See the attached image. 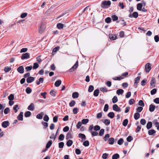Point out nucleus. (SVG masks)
I'll return each instance as SVG.
<instances>
[{"instance_id":"f257e3e1","label":"nucleus","mask_w":159,"mask_h":159,"mask_svg":"<svg viewBox=\"0 0 159 159\" xmlns=\"http://www.w3.org/2000/svg\"><path fill=\"white\" fill-rule=\"evenodd\" d=\"M111 4V2L110 1H104L102 2L101 4V6L102 7L104 8L105 6H110Z\"/></svg>"},{"instance_id":"f03ea898","label":"nucleus","mask_w":159,"mask_h":159,"mask_svg":"<svg viewBox=\"0 0 159 159\" xmlns=\"http://www.w3.org/2000/svg\"><path fill=\"white\" fill-rule=\"evenodd\" d=\"M21 58L22 60L29 58L30 54L28 53H25L23 54Z\"/></svg>"},{"instance_id":"7ed1b4c3","label":"nucleus","mask_w":159,"mask_h":159,"mask_svg":"<svg viewBox=\"0 0 159 159\" xmlns=\"http://www.w3.org/2000/svg\"><path fill=\"white\" fill-rule=\"evenodd\" d=\"M145 70L146 73H148L151 69V65L150 63H148L145 66Z\"/></svg>"},{"instance_id":"20e7f679","label":"nucleus","mask_w":159,"mask_h":159,"mask_svg":"<svg viewBox=\"0 0 159 159\" xmlns=\"http://www.w3.org/2000/svg\"><path fill=\"white\" fill-rule=\"evenodd\" d=\"M78 66V61H77L72 66V67L70 69L69 71V72H71L73 71L74 70H75Z\"/></svg>"},{"instance_id":"39448f33","label":"nucleus","mask_w":159,"mask_h":159,"mask_svg":"<svg viewBox=\"0 0 159 159\" xmlns=\"http://www.w3.org/2000/svg\"><path fill=\"white\" fill-rule=\"evenodd\" d=\"M113 109L114 111L118 112H120L121 111L120 108L118 107V106L116 104L113 105Z\"/></svg>"},{"instance_id":"423d86ee","label":"nucleus","mask_w":159,"mask_h":159,"mask_svg":"<svg viewBox=\"0 0 159 159\" xmlns=\"http://www.w3.org/2000/svg\"><path fill=\"white\" fill-rule=\"evenodd\" d=\"M34 80V77L30 76L26 79V81L27 83H30L33 82Z\"/></svg>"},{"instance_id":"0eeeda50","label":"nucleus","mask_w":159,"mask_h":159,"mask_svg":"<svg viewBox=\"0 0 159 159\" xmlns=\"http://www.w3.org/2000/svg\"><path fill=\"white\" fill-rule=\"evenodd\" d=\"M45 29L44 25H41L39 29V32L40 34H42L43 32Z\"/></svg>"},{"instance_id":"6e6552de","label":"nucleus","mask_w":159,"mask_h":159,"mask_svg":"<svg viewBox=\"0 0 159 159\" xmlns=\"http://www.w3.org/2000/svg\"><path fill=\"white\" fill-rule=\"evenodd\" d=\"M140 76H138L137 77H136L134 80V86H136V87H135V88H136L137 87L138 84V83L140 80Z\"/></svg>"},{"instance_id":"1a4fd4ad","label":"nucleus","mask_w":159,"mask_h":159,"mask_svg":"<svg viewBox=\"0 0 159 159\" xmlns=\"http://www.w3.org/2000/svg\"><path fill=\"white\" fill-rule=\"evenodd\" d=\"M23 112L21 111L17 117L18 120H23Z\"/></svg>"},{"instance_id":"9d476101","label":"nucleus","mask_w":159,"mask_h":159,"mask_svg":"<svg viewBox=\"0 0 159 159\" xmlns=\"http://www.w3.org/2000/svg\"><path fill=\"white\" fill-rule=\"evenodd\" d=\"M17 71L20 73L22 74L24 72V68L23 66H19L17 69Z\"/></svg>"},{"instance_id":"9b49d317","label":"nucleus","mask_w":159,"mask_h":159,"mask_svg":"<svg viewBox=\"0 0 159 159\" xmlns=\"http://www.w3.org/2000/svg\"><path fill=\"white\" fill-rule=\"evenodd\" d=\"M9 122L8 121H4L2 123V125L3 127L6 128L9 125Z\"/></svg>"},{"instance_id":"f8f14e48","label":"nucleus","mask_w":159,"mask_h":159,"mask_svg":"<svg viewBox=\"0 0 159 159\" xmlns=\"http://www.w3.org/2000/svg\"><path fill=\"white\" fill-rule=\"evenodd\" d=\"M28 109L30 111H33L34 109V103H31L28 107Z\"/></svg>"},{"instance_id":"ddd939ff","label":"nucleus","mask_w":159,"mask_h":159,"mask_svg":"<svg viewBox=\"0 0 159 159\" xmlns=\"http://www.w3.org/2000/svg\"><path fill=\"white\" fill-rule=\"evenodd\" d=\"M155 84L156 80L154 78H152L151 80L150 84L151 86L154 87L155 86Z\"/></svg>"},{"instance_id":"4468645a","label":"nucleus","mask_w":159,"mask_h":159,"mask_svg":"<svg viewBox=\"0 0 159 159\" xmlns=\"http://www.w3.org/2000/svg\"><path fill=\"white\" fill-rule=\"evenodd\" d=\"M156 108V106L152 104H151L149 107V110L151 112H153Z\"/></svg>"},{"instance_id":"2eb2a0df","label":"nucleus","mask_w":159,"mask_h":159,"mask_svg":"<svg viewBox=\"0 0 159 159\" xmlns=\"http://www.w3.org/2000/svg\"><path fill=\"white\" fill-rule=\"evenodd\" d=\"M79 138H81L82 140H84L86 139V136L84 134L80 133L78 134Z\"/></svg>"},{"instance_id":"dca6fc26","label":"nucleus","mask_w":159,"mask_h":159,"mask_svg":"<svg viewBox=\"0 0 159 159\" xmlns=\"http://www.w3.org/2000/svg\"><path fill=\"white\" fill-rule=\"evenodd\" d=\"M44 79L43 78H40L38 80H37L36 82V84L37 85H39L40 83H43Z\"/></svg>"},{"instance_id":"f3484780","label":"nucleus","mask_w":159,"mask_h":159,"mask_svg":"<svg viewBox=\"0 0 159 159\" xmlns=\"http://www.w3.org/2000/svg\"><path fill=\"white\" fill-rule=\"evenodd\" d=\"M72 138V135L70 132L69 131L67 134L66 136V139L68 140L69 139H71Z\"/></svg>"},{"instance_id":"a211bd4d","label":"nucleus","mask_w":159,"mask_h":159,"mask_svg":"<svg viewBox=\"0 0 159 159\" xmlns=\"http://www.w3.org/2000/svg\"><path fill=\"white\" fill-rule=\"evenodd\" d=\"M79 97V93L77 92H74L72 93V97L73 98H77Z\"/></svg>"},{"instance_id":"6ab92c4d","label":"nucleus","mask_w":159,"mask_h":159,"mask_svg":"<svg viewBox=\"0 0 159 159\" xmlns=\"http://www.w3.org/2000/svg\"><path fill=\"white\" fill-rule=\"evenodd\" d=\"M107 116L110 118L112 119L114 117L115 114L113 112H110L108 113Z\"/></svg>"},{"instance_id":"aec40b11","label":"nucleus","mask_w":159,"mask_h":159,"mask_svg":"<svg viewBox=\"0 0 159 159\" xmlns=\"http://www.w3.org/2000/svg\"><path fill=\"white\" fill-rule=\"evenodd\" d=\"M108 142H109V144L112 145L114 144V139L113 138H109L108 140Z\"/></svg>"},{"instance_id":"412c9836","label":"nucleus","mask_w":159,"mask_h":159,"mask_svg":"<svg viewBox=\"0 0 159 159\" xmlns=\"http://www.w3.org/2000/svg\"><path fill=\"white\" fill-rule=\"evenodd\" d=\"M153 124L155 125V126L157 127V129L159 130V122H157V120H155L153 121Z\"/></svg>"},{"instance_id":"4be33fe9","label":"nucleus","mask_w":159,"mask_h":159,"mask_svg":"<svg viewBox=\"0 0 159 159\" xmlns=\"http://www.w3.org/2000/svg\"><path fill=\"white\" fill-rule=\"evenodd\" d=\"M140 116V114L138 112L135 113L134 115V118L136 120H138Z\"/></svg>"},{"instance_id":"5701e85b","label":"nucleus","mask_w":159,"mask_h":159,"mask_svg":"<svg viewBox=\"0 0 159 159\" xmlns=\"http://www.w3.org/2000/svg\"><path fill=\"white\" fill-rule=\"evenodd\" d=\"M61 81L60 80H58L56 81L54 84V85L55 86L57 87H59L61 84Z\"/></svg>"},{"instance_id":"b1692460","label":"nucleus","mask_w":159,"mask_h":159,"mask_svg":"<svg viewBox=\"0 0 159 159\" xmlns=\"http://www.w3.org/2000/svg\"><path fill=\"white\" fill-rule=\"evenodd\" d=\"M109 38L111 40H114L116 39V36L114 34H109Z\"/></svg>"},{"instance_id":"393cba45","label":"nucleus","mask_w":159,"mask_h":159,"mask_svg":"<svg viewBox=\"0 0 159 159\" xmlns=\"http://www.w3.org/2000/svg\"><path fill=\"white\" fill-rule=\"evenodd\" d=\"M64 25L61 23H58L57 25V28L59 29H61L63 28Z\"/></svg>"},{"instance_id":"a878e982","label":"nucleus","mask_w":159,"mask_h":159,"mask_svg":"<svg viewBox=\"0 0 159 159\" xmlns=\"http://www.w3.org/2000/svg\"><path fill=\"white\" fill-rule=\"evenodd\" d=\"M156 131L153 129H151L148 131V134L150 135H152L153 134L155 133Z\"/></svg>"},{"instance_id":"bb28decb","label":"nucleus","mask_w":159,"mask_h":159,"mask_svg":"<svg viewBox=\"0 0 159 159\" xmlns=\"http://www.w3.org/2000/svg\"><path fill=\"white\" fill-rule=\"evenodd\" d=\"M152 123L151 122H148L147 125L146 127L147 129H149L152 127Z\"/></svg>"},{"instance_id":"cd10ccee","label":"nucleus","mask_w":159,"mask_h":159,"mask_svg":"<svg viewBox=\"0 0 159 159\" xmlns=\"http://www.w3.org/2000/svg\"><path fill=\"white\" fill-rule=\"evenodd\" d=\"M123 92V90L121 89H119L116 91V93L118 95L122 94Z\"/></svg>"},{"instance_id":"c85d7f7f","label":"nucleus","mask_w":159,"mask_h":159,"mask_svg":"<svg viewBox=\"0 0 159 159\" xmlns=\"http://www.w3.org/2000/svg\"><path fill=\"white\" fill-rule=\"evenodd\" d=\"M142 7V4L141 3H139L137 5V9L139 11H141Z\"/></svg>"},{"instance_id":"c756f323","label":"nucleus","mask_w":159,"mask_h":159,"mask_svg":"<svg viewBox=\"0 0 159 159\" xmlns=\"http://www.w3.org/2000/svg\"><path fill=\"white\" fill-rule=\"evenodd\" d=\"M99 91L98 89L95 90L93 92V95L95 97H97L98 95Z\"/></svg>"},{"instance_id":"7c9ffc66","label":"nucleus","mask_w":159,"mask_h":159,"mask_svg":"<svg viewBox=\"0 0 159 159\" xmlns=\"http://www.w3.org/2000/svg\"><path fill=\"white\" fill-rule=\"evenodd\" d=\"M52 144V141L50 140L49 141L48 143H47L46 148L48 149V148Z\"/></svg>"},{"instance_id":"2f4dec72","label":"nucleus","mask_w":159,"mask_h":159,"mask_svg":"<svg viewBox=\"0 0 159 159\" xmlns=\"http://www.w3.org/2000/svg\"><path fill=\"white\" fill-rule=\"evenodd\" d=\"M73 141L71 140H69L66 143V145L68 147H70L73 144Z\"/></svg>"},{"instance_id":"473e14b6","label":"nucleus","mask_w":159,"mask_h":159,"mask_svg":"<svg viewBox=\"0 0 159 159\" xmlns=\"http://www.w3.org/2000/svg\"><path fill=\"white\" fill-rule=\"evenodd\" d=\"M31 112L30 111H26L25 114L24 116L25 117H28L30 116L31 115Z\"/></svg>"},{"instance_id":"72a5a7b5","label":"nucleus","mask_w":159,"mask_h":159,"mask_svg":"<svg viewBox=\"0 0 159 159\" xmlns=\"http://www.w3.org/2000/svg\"><path fill=\"white\" fill-rule=\"evenodd\" d=\"M111 18L113 21L117 20H118V17L116 15H112Z\"/></svg>"},{"instance_id":"f704fd0d","label":"nucleus","mask_w":159,"mask_h":159,"mask_svg":"<svg viewBox=\"0 0 159 159\" xmlns=\"http://www.w3.org/2000/svg\"><path fill=\"white\" fill-rule=\"evenodd\" d=\"M100 90L103 93H106L108 91L107 88L105 87L101 88H100Z\"/></svg>"},{"instance_id":"c9c22d12","label":"nucleus","mask_w":159,"mask_h":159,"mask_svg":"<svg viewBox=\"0 0 159 159\" xmlns=\"http://www.w3.org/2000/svg\"><path fill=\"white\" fill-rule=\"evenodd\" d=\"M94 90V87L93 85H90L89 86L88 91L89 92H92Z\"/></svg>"},{"instance_id":"e433bc0d","label":"nucleus","mask_w":159,"mask_h":159,"mask_svg":"<svg viewBox=\"0 0 159 159\" xmlns=\"http://www.w3.org/2000/svg\"><path fill=\"white\" fill-rule=\"evenodd\" d=\"M89 121V120L87 119H83L82 120L81 123L83 124H86Z\"/></svg>"},{"instance_id":"4c0bfd02","label":"nucleus","mask_w":159,"mask_h":159,"mask_svg":"<svg viewBox=\"0 0 159 159\" xmlns=\"http://www.w3.org/2000/svg\"><path fill=\"white\" fill-rule=\"evenodd\" d=\"M118 101V99L117 97L116 96H115L112 99V102L113 103H115Z\"/></svg>"},{"instance_id":"58836bf2","label":"nucleus","mask_w":159,"mask_h":159,"mask_svg":"<svg viewBox=\"0 0 159 159\" xmlns=\"http://www.w3.org/2000/svg\"><path fill=\"white\" fill-rule=\"evenodd\" d=\"M104 123L105 125H108L110 124V121L109 119H106L104 120Z\"/></svg>"},{"instance_id":"ea45409f","label":"nucleus","mask_w":159,"mask_h":159,"mask_svg":"<svg viewBox=\"0 0 159 159\" xmlns=\"http://www.w3.org/2000/svg\"><path fill=\"white\" fill-rule=\"evenodd\" d=\"M119 157V155L117 153H116L114 154L112 156V159H117Z\"/></svg>"},{"instance_id":"a19ab883","label":"nucleus","mask_w":159,"mask_h":159,"mask_svg":"<svg viewBox=\"0 0 159 159\" xmlns=\"http://www.w3.org/2000/svg\"><path fill=\"white\" fill-rule=\"evenodd\" d=\"M25 91L27 93L30 94L32 90L30 87H28L26 88Z\"/></svg>"},{"instance_id":"79ce46f5","label":"nucleus","mask_w":159,"mask_h":159,"mask_svg":"<svg viewBox=\"0 0 159 159\" xmlns=\"http://www.w3.org/2000/svg\"><path fill=\"white\" fill-rule=\"evenodd\" d=\"M83 145L85 147H88L89 145V142L88 140H86L84 142Z\"/></svg>"},{"instance_id":"37998d69","label":"nucleus","mask_w":159,"mask_h":159,"mask_svg":"<svg viewBox=\"0 0 159 159\" xmlns=\"http://www.w3.org/2000/svg\"><path fill=\"white\" fill-rule=\"evenodd\" d=\"M75 102L74 100L71 101L69 103V106L70 107H73L75 104Z\"/></svg>"},{"instance_id":"c03bdc74","label":"nucleus","mask_w":159,"mask_h":159,"mask_svg":"<svg viewBox=\"0 0 159 159\" xmlns=\"http://www.w3.org/2000/svg\"><path fill=\"white\" fill-rule=\"evenodd\" d=\"M100 126L98 125H96L94 127V130L95 131L100 130Z\"/></svg>"},{"instance_id":"a18cd8bd","label":"nucleus","mask_w":159,"mask_h":159,"mask_svg":"<svg viewBox=\"0 0 159 159\" xmlns=\"http://www.w3.org/2000/svg\"><path fill=\"white\" fill-rule=\"evenodd\" d=\"M64 135L63 134H61L60 135L58 139L61 141H62L64 139Z\"/></svg>"},{"instance_id":"49530a36","label":"nucleus","mask_w":159,"mask_h":159,"mask_svg":"<svg viewBox=\"0 0 159 159\" xmlns=\"http://www.w3.org/2000/svg\"><path fill=\"white\" fill-rule=\"evenodd\" d=\"M11 70V67H9L8 66L6 67L4 69V70L6 72H8L10 70Z\"/></svg>"},{"instance_id":"de8ad7c7","label":"nucleus","mask_w":159,"mask_h":159,"mask_svg":"<svg viewBox=\"0 0 159 159\" xmlns=\"http://www.w3.org/2000/svg\"><path fill=\"white\" fill-rule=\"evenodd\" d=\"M128 120L127 119H125L123 121L122 124L124 126H126L128 124Z\"/></svg>"},{"instance_id":"09e8293b","label":"nucleus","mask_w":159,"mask_h":159,"mask_svg":"<svg viewBox=\"0 0 159 159\" xmlns=\"http://www.w3.org/2000/svg\"><path fill=\"white\" fill-rule=\"evenodd\" d=\"M64 143L63 142H61L58 143V147L59 148H63Z\"/></svg>"},{"instance_id":"8fccbe9b","label":"nucleus","mask_w":159,"mask_h":159,"mask_svg":"<svg viewBox=\"0 0 159 159\" xmlns=\"http://www.w3.org/2000/svg\"><path fill=\"white\" fill-rule=\"evenodd\" d=\"M10 110L9 108L8 107H7L4 109V112L5 114H7L9 113V112H10Z\"/></svg>"},{"instance_id":"3c124183","label":"nucleus","mask_w":159,"mask_h":159,"mask_svg":"<svg viewBox=\"0 0 159 159\" xmlns=\"http://www.w3.org/2000/svg\"><path fill=\"white\" fill-rule=\"evenodd\" d=\"M138 104L139 105L142 107H144V102L142 100H140L139 101Z\"/></svg>"},{"instance_id":"603ef678","label":"nucleus","mask_w":159,"mask_h":159,"mask_svg":"<svg viewBox=\"0 0 159 159\" xmlns=\"http://www.w3.org/2000/svg\"><path fill=\"white\" fill-rule=\"evenodd\" d=\"M39 66V64L36 62L34 63V65L33 66V69H37Z\"/></svg>"},{"instance_id":"864d4df0","label":"nucleus","mask_w":159,"mask_h":159,"mask_svg":"<svg viewBox=\"0 0 159 159\" xmlns=\"http://www.w3.org/2000/svg\"><path fill=\"white\" fill-rule=\"evenodd\" d=\"M42 125L43 126V128L45 129L48 127V124L47 122H43L42 123Z\"/></svg>"},{"instance_id":"5fc2aeb1","label":"nucleus","mask_w":159,"mask_h":159,"mask_svg":"<svg viewBox=\"0 0 159 159\" xmlns=\"http://www.w3.org/2000/svg\"><path fill=\"white\" fill-rule=\"evenodd\" d=\"M105 21L106 23H109L111 21V19L110 17H107L105 19Z\"/></svg>"},{"instance_id":"6e6d98bb","label":"nucleus","mask_w":159,"mask_h":159,"mask_svg":"<svg viewBox=\"0 0 159 159\" xmlns=\"http://www.w3.org/2000/svg\"><path fill=\"white\" fill-rule=\"evenodd\" d=\"M43 112H41V114H39L36 116V118L39 119H41L43 118V116L41 115L43 114Z\"/></svg>"},{"instance_id":"4d7b16f0","label":"nucleus","mask_w":159,"mask_h":159,"mask_svg":"<svg viewBox=\"0 0 159 159\" xmlns=\"http://www.w3.org/2000/svg\"><path fill=\"white\" fill-rule=\"evenodd\" d=\"M123 79V78L121 76L119 77H115L112 78V79L114 80H120Z\"/></svg>"},{"instance_id":"13d9d810","label":"nucleus","mask_w":159,"mask_h":159,"mask_svg":"<svg viewBox=\"0 0 159 159\" xmlns=\"http://www.w3.org/2000/svg\"><path fill=\"white\" fill-rule=\"evenodd\" d=\"M140 123L143 125H144L146 123V121L145 119H141L140 120Z\"/></svg>"},{"instance_id":"bf43d9fd","label":"nucleus","mask_w":159,"mask_h":159,"mask_svg":"<svg viewBox=\"0 0 159 159\" xmlns=\"http://www.w3.org/2000/svg\"><path fill=\"white\" fill-rule=\"evenodd\" d=\"M157 91V89H154L151 91V94L152 95H154L156 93Z\"/></svg>"},{"instance_id":"052dcab7","label":"nucleus","mask_w":159,"mask_h":159,"mask_svg":"<svg viewBox=\"0 0 159 159\" xmlns=\"http://www.w3.org/2000/svg\"><path fill=\"white\" fill-rule=\"evenodd\" d=\"M14 98V96L13 94H11L8 97V99L10 101H11L13 100Z\"/></svg>"},{"instance_id":"680f3d73","label":"nucleus","mask_w":159,"mask_h":159,"mask_svg":"<svg viewBox=\"0 0 159 159\" xmlns=\"http://www.w3.org/2000/svg\"><path fill=\"white\" fill-rule=\"evenodd\" d=\"M123 139L121 138L118 140L117 143L118 144L121 145L123 143Z\"/></svg>"},{"instance_id":"e2e57ef3","label":"nucleus","mask_w":159,"mask_h":159,"mask_svg":"<svg viewBox=\"0 0 159 159\" xmlns=\"http://www.w3.org/2000/svg\"><path fill=\"white\" fill-rule=\"evenodd\" d=\"M132 16L133 17L137 18L138 16V13L137 12H134L133 13Z\"/></svg>"},{"instance_id":"0e129e2a","label":"nucleus","mask_w":159,"mask_h":159,"mask_svg":"<svg viewBox=\"0 0 159 159\" xmlns=\"http://www.w3.org/2000/svg\"><path fill=\"white\" fill-rule=\"evenodd\" d=\"M108 107L109 106L108 104H105L103 109L104 111L105 112L107 111H108Z\"/></svg>"},{"instance_id":"69168bd1","label":"nucleus","mask_w":159,"mask_h":159,"mask_svg":"<svg viewBox=\"0 0 159 159\" xmlns=\"http://www.w3.org/2000/svg\"><path fill=\"white\" fill-rule=\"evenodd\" d=\"M108 154L106 153H103L102 156L103 159H106L108 157Z\"/></svg>"},{"instance_id":"338daca9","label":"nucleus","mask_w":159,"mask_h":159,"mask_svg":"<svg viewBox=\"0 0 159 159\" xmlns=\"http://www.w3.org/2000/svg\"><path fill=\"white\" fill-rule=\"evenodd\" d=\"M110 137V135L108 134H106L104 137V140L105 141H107V140H108V139Z\"/></svg>"},{"instance_id":"774afa93","label":"nucleus","mask_w":159,"mask_h":159,"mask_svg":"<svg viewBox=\"0 0 159 159\" xmlns=\"http://www.w3.org/2000/svg\"><path fill=\"white\" fill-rule=\"evenodd\" d=\"M43 119L44 121L48 122L49 120V118L48 116L45 115L43 117Z\"/></svg>"}]
</instances>
